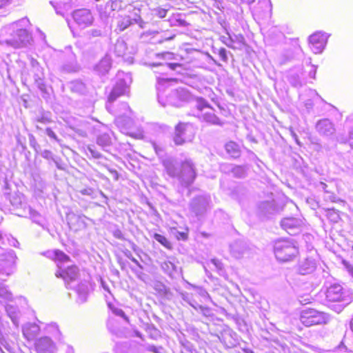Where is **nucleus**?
I'll return each instance as SVG.
<instances>
[{"label": "nucleus", "mask_w": 353, "mask_h": 353, "mask_svg": "<svg viewBox=\"0 0 353 353\" xmlns=\"http://www.w3.org/2000/svg\"><path fill=\"white\" fill-rule=\"evenodd\" d=\"M326 299L329 302H337L333 310L341 312L345 306L353 301V293L349 289L343 288L339 284H333L327 288L325 292Z\"/></svg>", "instance_id": "1"}, {"label": "nucleus", "mask_w": 353, "mask_h": 353, "mask_svg": "<svg viewBox=\"0 0 353 353\" xmlns=\"http://www.w3.org/2000/svg\"><path fill=\"white\" fill-rule=\"evenodd\" d=\"M274 252L279 261H289L299 254L298 243L294 239H279L274 242Z\"/></svg>", "instance_id": "2"}, {"label": "nucleus", "mask_w": 353, "mask_h": 353, "mask_svg": "<svg viewBox=\"0 0 353 353\" xmlns=\"http://www.w3.org/2000/svg\"><path fill=\"white\" fill-rule=\"evenodd\" d=\"M300 319L304 325L310 327L315 325L326 324L330 320V316L325 312L310 308L301 312Z\"/></svg>", "instance_id": "3"}, {"label": "nucleus", "mask_w": 353, "mask_h": 353, "mask_svg": "<svg viewBox=\"0 0 353 353\" xmlns=\"http://www.w3.org/2000/svg\"><path fill=\"white\" fill-rule=\"evenodd\" d=\"M172 176L177 177L186 185L191 184L196 179V171L194 164L190 160L182 161L176 172L170 173Z\"/></svg>", "instance_id": "4"}, {"label": "nucleus", "mask_w": 353, "mask_h": 353, "mask_svg": "<svg viewBox=\"0 0 353 353\" xmlns=\"http://www.w3.org/2000/svg\"><path fill=\"white\" fill-rule=\"evenodd\" d=\"M17 256L14 250H10L0 254L1 272H3L7 275L12 274L16 268V260Z\"/></svg>", "instance_id": "5"}, {"label": "nucleus", "mask_w": 353, "mask_h": 353, "mask_svg": "<svg viewBox=\"0 0 353 353\" xmlns=\"http://www.w3.org/2000/svg\"><path fill=\"white\" fill-rule=\"evenodd\" d=\"M327 34L320 31L313 33L308 39L309 47L314 54L321 53L327 44Z\"/></svg>", "instance_id": "6"}, {"label": "nucleus", "mask_w": 353, "mask_h": 353, "mask_svg": "<svg viewBox=\"0 0 353 353\" xmlns=\"http://www.w3.org/2000/svg\"><path fill=\"white\" fill-rule=\"evenodd\" d=\"M230 253L235 259H241L250 252V245L245 241L238 239L229 245Z\"/></svg>", "instance_id": "7"}, {"label": "nucleus", "mask_w": 353, "mask_h": 353, "mask_svg": "<svg viewBox=\"0 0 353 353\" xmlns=\"http://www.w3.org/2000/svg\"><path fill=\"white\" fill-rule=\"evenodd\" d=\"M79 274V268L76 265L68 266L65 270H58L55 273V276L57 278H63L67 285L69 284V282L77 279Z\"/></svg>", "instance_id": "8"}, {"label": "nucleus", "mask_w": 353, "mask_h": 353, "mask_svg": "<svg viewBox=\"0 0 353 353\" xmlns=\"http://www.w3.org/2000/svg\"><path fill=\"white\" fill-rule=\"evenodd\" d=\"M35 347L39 353H53L55 350L54 342L48 336L41 337L37 340Z\"/></svg>", "instance_id": "9"}, {"label": "nucleus", "mask_w": 353, "mask_h": 353, "mask_svg": "<svg viewBox=\"0 0 353 353\" xmlns=\"http://www.w3.org/2000/svg\"><path fill=\"white\" fill-rule=\"evenodd\" d=\"M73 18L77 24L83 27L90 25L93 19L90 12L85 9L76 10Z\"/></svg>", "instance_id": "10"}, {"label": "nucleus", "mask_w": 353, "mask_h": 353, "mask_svg": "<svg viewBox=\"0 0 353 353\" xmlns=\"http://www.w3.org/2000/svg\"><path fill=\"white\" fill-rule=\"evenodd\" d=\"M127 85L123 80L117 82L112 88L111 92L108 97V101L112 103L119 97L125 94Z\"/></svg>", "instance_id": "11"}, {"label": "nucleus", "mask_w": 353, "mask_h": 353, "mask_svg": "<svg viewBox=\"0 0 353 353\" xmlns=\"http://www.w3.org/2000/svg\"><path fill=\"white\" fill-rule=\"evenodd\" d=\"M188 124L185 123H179L175 126V134L173 140L176 145H181L185 142V139L183 136L187 130Z\"/></svg>", "instance_id": "12"}, {"label": "nucleus", "mask_w": 353, "mask_h": 353, "mask_svg": "<svg viewBox=\"0 0 353 353\" xmlns=\"http://www.w3.org/2000/svg\"><path fill=\"white\" fill-rule=\"evenodd\" d=\"M316 262L312 259H305L301 261L298 268L299 273L305 275L312 273L316 269Z\"/></svg>", "instance_id": "13"}, {"label": "nucleus", "mask_w": 353, "mask_h": 353, "mask_svg": "<svg viewBox=\"0 0 353 353\" xmlns=\"http://www.w3.org/2000/svg\"><path fill=\"white\" fill-rule=\"evenodd\" d=\"M23 334L28 340H33L39 333L40 327L36 323H28L23 326Z\"/></svg>", "instance_id": "14"}, {"label": "nucleus", "mask_w": 353, "mask_h": 353, "mask_svg": "<svg viewBox=\"0 0 353 353\" xmlns=\"http://www.w3.org/2000/svg\"><path fill=\"white\" fill-rule=\"evenodd\" d=\"M316 129L319 133L325 136L331 135L334 132V125L328 119L319 121L316 124Z\"/></svg>", "instance_id": "15"}, {"label": "nucleus", "mask_w": 353, "mask_h": 353, "mask_svg": "<svg viewBox=\"0 0 353 353\" xmlns=\"http://www.w3.org/2000/svg\"><path fill=\"white\" fill-rule=\"evenodd\" d=\"M224 148L230 157L237 159L241 156V148L235 141H230L227 142Z\"/></svg>", "instance_id": "16"}, {"label": "nucleus", "mask_w": 353, "mask_h": 353, "mask_svg": "<svg viewBox=\"0 0 353 353\" xmlns=\"http://www.w3.org/2000/svg\"><path fill=\"white\" fill-rule=\"evenodd\" d=\"M199 119L210 123H218L219 119L215 114L214 110L210 106L208 108L203 112L199 114L197 116Z\"/></svg>", "instance_id": "17"}, {"label": "nucleus", "mask_w": 353, "mask_h": 353, "mask_svg": "<svg viewBox=\"0 0 353 353\" xmlns=\"http://www.w3.org/2000/svg\"><path fill=\"white\" fill-rule=\"evenodd\" d=\"M6 311L7 312L8 316L12 320L13 324L15 325L16 327H18L19 325L20 316V312L19 308L12 305H7L6 306Z\"/></svg>", "instance_id": "18"}, {"label": "nucleus", "mask_w": 353, "mask_h": 353, "mask_svg": "<svg viewBox=\"0 0 353 353\" xmlns=\"http://www.w3.org/2000/svg\"><path fill=\"white\" fill-rule=\"evenodd\" d=\"M89 287L87 282H81L77 287V292L78 294V302L80 303H85L87 300Z\"/></svg>", "instance_id": "19"}, {"label": "nucleus", "mask_w": 353, "mask_h": 353, "mask_svg": "<svg viewBox=\"0 0 353 353\" xmlns=\"http://www.w3.org/2000/svg\"><path fill=\"white\" fill-rule=\"evenodd\" d=\"M161 269L167 274L170 278L174 279L178 274L176 266L169 261H164L161 263Z\"/></svg>", "instance_id": "20"}, {"label": "nucleus", "mask_w": 353, "mask_h": 353, "mask_svg": "<svg viewBox=\"0 0 353 353\" xmlns=\"http://www.w3.org/2000/svg\"><path fill=\"white\" fill-rule=\"evenodd\" d=\"M111 68V62L109 60L103 59L96 65L95 70L99 75L103 76L108 74Z\"/></svg>", "instance_id": "21"}, {"label": "nucleus", "mask_w": 353, "mask_h": 353, "mask_svg": "<svg viewBox=\"0 0 353 353\" xmlns=\"http://www.w3.org/2000/svg\"><path fill=\"white\" fill-rule=\"evenodd\" d=\"M154 288L161 296L167 299H170L172 296V293L171 292L170 288L161 282L156 283L154 284Z\"/></svg>", "instance_id": "22"}, {"label": "nucleus", "mask_w": 353, "mask_h": 353, "mask_svg": "<svg viewBox=\"0 0 353 353\" xmlns=\"http://www.w3.org/2000/svg\"><path fill=\"white\" fill-rule=\"evenodd\" d=\"M290 222H279L280 226L285 230L289 234L294 235L299 232V229L296 225L289 224Z\"/></svg>", "instance_id": "23"}, {"label": "nucleus", "mask_w": 353, "mask_h": 353, "mask_svg": "<svg viewBox=\"0 0 353 353\" xmlns=\"http://www.w3.org/2000/svg\"><path fill=\"white\" fill-rule=\"evenodd\" d=\"M0 297L7 301L12 299V292L8 290V287L2 282H0Z\"/></svg>", "instance_id": "24"}, {"label": "nucleus", "mask_w": 353, "mask_h": 353, "mask_svg": "<svg viewBox=\"0 0 353 353\" xmlns=\"http://www.w3.org/2000/svg\"><path fill=\"white\" fill-rule=\"evenodd\" d=\"M179 294H180L181 298L183 299V301H184L185 302L188 303L192 307L196 309V306L195 305V304L197 305V303L193 299L192 296L191 294H190L189 293H188L186 292H181Z\"/></svg>", "instance_id": "25"}, {"label": "nucleus", "mask_w": 353, "mask_h": 353, "mask_svg": "<svg viewBox=\"0 0 353 353\" xmlns=\"http://www.w3.org/2000/svg\"><path fill=\"white\" fill-rule=\"evenodd\" d=\"M131 19L129 17L122 18L117 23V28L119 31H123L131 25Z\"/></svg>", "instance_id": "26"}, {"label": "nucleus", "mask_w": 353, "mask_h": 353, "mask_svg": "<svg viewBox=\"0 0 353 353\" xmlns=\"http://www.w3.org/2000/svg\"><path fill=\"white\" fill-rule=\"evenodd\" d=\"M154 238L157 241L160 243L161 245H163L164 247L167 248H171L172 245L170 242L163 235L159 234H154Z\"/></svg>", "instance_id": "27"}, {"label": "nucleus", "mask_w": 353, "mask_h": 353, "mask_svg": "<svg viewBox=\"0 0 353 353\" xmlns=\"http://www.w3.org/2000/svg\"><path fill=\"white\" fill-rule=\"evenodd\" d=\"M108 327L109 330L117 337L121 338L123 336V332L122 330L115 327L113 325L112 321H110L108 323Z\"/></svg>", "instance_id": "28"}, {"label": "nucleus", "mask_w": 353, "mask_h": 353, "mask_svg": "<svg viewBox=\"0 0 353 353\" xmlns=\"http://www.w3.org/2000/svg\"><path fill=\"white\" fill-rule=\"evenodd\" d=\"M54 258L57 261L60 262H67L70 261V258L64 252L60 250H56L54 253Z\"/></svg>", "instance_id": "29"}, {"label": "nucleus", "mask_w": 353, "mask_h": 353, "mask_svg": "<svg viewBox=\"0 0 353 353\" xmlns=\"http://www.w3.org/2000/svg\"><path fill=\"white\" fill-rule=\"evenodd\" d=\"M112 313L116 316L121 317L126 323H129V319L125 314L124 311L119 307H113L112 309Z\"/></svg>", "instance_id": "30"}, {"label": "nucleus", "mask_w": 353, "mask_h": 353, "mask_svg": "<svg viewBox=\"0 0 353 353\" xmlns=\"http://www.w3.org/2000/svg\"><path fill=\"white\" fill-rule=\"evenodd\" d=\"M165 64L168 65V67L174 71H176L179 69V70H185V65L183 63H168L166 62Z\"/></svg>", "instance_id": "31"}, {"label": "nucleus", "mask_w": 353, "mask_h": 353, "mask_svg": "<svg viewBox=\"0 0 353 353\" xmlns=\"http://www.w3.org/2000/svg\"><path fill=\"white\" fill-rule=\"evenodd\" d=\"M17 36L20 43H18L17 41L16 47L19 48L22 46L26 41H28V35L25 32H21L17 34Z\"/></svg>", "instance_id": "32"}, {"label": "nucleus", "mask_w": 353, "mask_h": 353, "mask_svg": "<svg viewBox=\"0 0 353 353\" xmlns=\"http://www.w3.org/2000/svg\"><path fill=\"white\" fill-rule=\"evenodd\" d=\"M232 172L236 177H241L244 174V169L242 165H235L232 169Z\"/></svg>", "instance_id": "33"}, {"label": "nucleus", "mask_w": 353, "mask_h": 353, "mask_svg": "<svg viewBox=\"0 0 353 353\" xmlns=\"http://www.w3.org/2000/svg\"><path fill=\"white\" fill-rule=\"evenodd\" d=\"M148 350L153 353H167L166 350L162 346L150 345Z\"/></svg>", "instance_id": "34"}, {"label": "nucleus", "mask_w": 353, "mask_h": 353, "mask_svg": "<svg viewBox=\"0 0 353 353\" xmlns=\"http://www.w3.org/2000/svg\"><path fill=\"white\" fill-rule=\"evenodd\" d=\"M111 231H112L113 236L115 238L121 239V240H126L124 234H123V232H121V230L120 229L114 228L111 229Z\"/></svg>", "instance_id": "35"}, {"label": "nucleus", "mask_w": 353, "mask_h": 353, "mask_svg": "<svg viewBox=\"0 0 353 353\" xmlns=\"http://www.w3.org/2000/svg\"><path fill=\"white\" fill-rule=\"evenodd\" d=\"M210 107L209 104L205 103L203 100H200L198 101V103L196 106V108L201 112V113L203 112L205 110L208 109V108Z\"/></svg>", "instance_id": "36"}, {"label": "nucleus", "mask_w": 353, "mask_h": 353, "mask_svg": "<svg viewBox=\"0 0 353 353\" xmlns=\"http://www.w3.org/2000/svg\"><path fill=\"white\" fill-rule=\"evenodd\" d=\"M218 54L220 57V59L223 62H227L228 61V55H227V51L225 48H221L218 50Z\"/></svg>", "instance_id": "37"}, {"label": "nucleus", "mask_w": 353, "mask_h": 353, "mask_svg": "<svg viewBox=\"0 0 353 353\" xmlns=\"http://www.w3.org/2000/svg\"><path fill=\"white\" fill-rule=\"evenodd\" d=\"M188 236V229L186 228L182 231H179L177 240L185 241Z\"/></svg>", "instance_id": "38"}, {"label": "nucleus", "mask_w": 353, "mask_h": 353, "mask_svg": "<svg viewBox=\"0 0 353 353\" xmlns=\"http://www.w3.org/2000/svg\"><path fill=\"white\" fill-rule=\"evenodd\" d=\"M125 256L130 259L134 264H136L137 268H139L141 270L143 269V265L140 264V263L134 257L132 256L130 252L128 251V252H125Z\"/></svg>", "instance_id": "39"}, {"label": "nucleus", "mask_w": 353, "mask_h": 353, "mask_svg": "<svg viewBox=\"0 0 353 353\" xmlns=\"http://www.w3.org/2000/svg\"><path fill=\"white\" fill-rule=\"evenodd\" d=\"M133 272L136 274L138 279L141 281H144V277L145 274L142 272L143 270H141L139 268H132Z\"/></svg>", "instance_id": "40"}, {"label": "nucleus", "mask_w": 353, "mask_h": 353, "mask_svg": "<svg viewBox=\"0 0 353 353\" xmlns=\"http://www.w3.org/2000/svg\"><path fill=\"white\" fill-rule=\"evenodd\" d=\"M181 345L188 352H192L194 350V346L193 345L188 341H182L181 342Z\"/></svg>", "instance_id": "41"}, {"label": "nucleus", "mask_w": 353, "mask_h": 353, "mask_svg": "<svg viewBox=\"0 0 353 353\" xmlns=\"http://www.w3.org/2000/svg\"><path fill=\"white\" fill-rule=\"evenodd\" d=\"M175 25L180 26H189V23H188L185 19H181V17L175 19Z\"/></svg>", "instance_id": "42"}, {"label": "nucleus", "mask_w": 353, "mask_h": 353, "mask_svg": "<svg viewBox=\"0 0 353 353\" xmlns=\"http://www.w3.org/2000/svg\"><path fill=\"white\" fill-rule=\"evenodd\" d=\"M211 262L218 270L223 269V263L219 259H213L211 260Z\"/></svg>", "instance_id": "43"}, {"label": "nucleus", "mask_w": 353, "mask_h": 353, "mask_svg": "<svg viewBox=\"0 0 353 353\" xmlns=\"http://www.w3.org/2000/svg\"><path fill=\"white\" fill-rule=\"evenodd\" d=\"M128 136L132 137V138H134V139H143L144 136L143 134V133L141 132H139V133H129L128 134Z\"/></svg>", "instance_id": "44"}, {"label": "nucleus", "mask_w": 353, "mask_h": 353, "mask_svg": "<svg viewBox=\"0 0 353 353\" xmlns=\"http://www.w3.org/2000/svg\"><path fill=\"white\" fill-rule=\"evenodd\" d=\"M162 57L165 60H172L174 59V54L172 52H164L161 54Z\"/></svg>", "instance_id": "45"}, {"label": "nucleus", "mask_w": 353, "mask_h": 353, "mask_svg": "<svg viewBox=\"0 0 353 353\" xmlns=\"http://www.w3.org/2000/svg\"><path fill=\"white\" fill-rule=\"evenodd\" d=\"M343 263L345 265V267L347 271L353 277V266L346 261H343Z\"/></svg>", "instance_id": "46"}, {"label": "nucleus", "mask_w": 353, "mask_h": 353, "mask_svg": "<svg viewBox=\"0 0 353 353\" xmlns=\"http://www.w3.org/2000/svg\"><path fill=\"white\" fill-rule=\"evenodd\" d=\"M179 234V230L176 227H172L170 228V234L174 236L176 239H178V235Z\"/></svg>", "instance_id": "47"}, {"label": "nucleus", "mask_w": 353, "mask_h": 353, "mask_svg": "<svg viewBox=\"0 0 353 353\" xmlns=\"http://www.w3.org/2000/svg\"><path fill=\"white\" fill-rule=\"evenodd\" d=\"M199 292V294L202 297H204V298H205V297H210V295H209L208 292L205 290H204V289H203V288H199V292Z\"/></svg>", "instance_id": "48"}, {"label": "nucleus", "mask_w": 353, "mask_h": 353, "mask_svg": "<svg viewBox=\"0 0 353 353\" xmlns=\"http://www.w3.org/2000/svg\"><path fill=\"white\" fill-rule=\"evenodd\" d=\"M201 311L205 316H209V313L210 312V309L207 307H203L202 305H199Z\"/></svg>", "instance_id": "49"}, {"label": "nucleus", "mask_w": 353, "mask_h": 353, "mask_svg": "<svg viewBox=\"0 0 353 353\" xmlns=\"http://www.w3.org/2000/svg\"><path fill=\"white\" fill-rule=\"evenodd\" d=\"M46 132H47L48 135L49 137H50L51 138H53V139H56L57 138L55 133L52 130V129L47 128L46 129Z\"/></svg>", "instance_id": "50"}, {"label": "nucleus", "mask_w": 353, "mask_h": 353, "mask_svg": "<svg viewBox=\"0 0 353 353\" xmlns=\"http://www.w3.org/2000/svg\"><path fill=\"white\" fill-rule=\"evenodd\" d=\"M157 77L160 80V81H172V79H170V78H168V77H164V75H161L160 74L159 75L157 76Z\"/></svg>", "instance_id": "51"}, {"label": "nucleus", "mask_w": 353, "mask_h": 353, "mask_svg": "<svg viewBox=\"0 0 353 353\" xmlns=\"http://www.w3.org/2000/svg\"><path fill=\"white\" fill-rule=\"evenodd\" d=\"M348 142L351 148L353 149V132L350 133V137L348 139Z\"/></svg>", "instance_id": "52"}, {"label": "nucleus", "mask_w": 353, "mask_h": 353, "mask_svg": "<svg viewBox=\"0 0 353 353\" xmlns=\"http://www.w3.org/2000/svg\"><path fill=\"white\" fill-rule=\"evenodd\" d=\"M6 345H7V342H6V339L4 338V341L3 342L2 341V343H0V353H5L1 348V345L6 347Z\"/></svg>", "instance_id": "53"}, {"label": "nucleus", "mask_w": 353, "mask_h": 353, "mask_svg": "<svg viewBox=\"0 0 353 353\" xmlns=\"http://www.w3.org/2000/svg\"><path fill=\"white\" fill-rule=\"evenodd\" d=\"M11 245H12V246L15 247V248H19V241H18L17 239H13V242H12V243H11Z\"/></svg>", "instance_id": "54"}, {"label": "nucleus", "mask_w": 353, "mask_h": 353, "mask_svg": "<svg viewBox=\"0 0 353 353\" xmlns=\"http://www.w3.org/2000/svg\"><path fill=\"white\" fill-rule=\"evenodd\" d=\"M242 3L250 4L253 3L255 0H240Z\"/></svg>", "instance_id": "55"}, {"label": "nucleus", "mask_w": 353, "mask_h": 353, "mask_svg": "<svg viewBox=\"0 0 353 353\" xmlns=\"http://www.w3.org/2000/svg\"><path fill=\"white\" fill-rule=\"evenodd\" d=\"M321 185L322 188H323V190H324V191H325V192H329V191L327 190V184H325V183H322V182H321Z\"/></svg>", "instance_id": "56"}, {"label": "nucleus", "mask_w": 353, "mask_h": 353, "mask_svg": "<svg viewBox=\"0 0 353 353\" xmlns=\"http://www.w3.org/2000/svg\"><path fill=\"white\" fill-rule=\"evenodd\" d=\"M130 243L131 245V248L132 249L134 250V251H136L137 250V246L133 243V242H131L130 241Z\"/></svg>", "instance_id": "57"}, {"label": "nucleus", "mask_w": 353, "mask_h": 353, "mask_svg": "<svg viewBox=\"0 0 353 353\" xmlns=\"http://www.w3.org/2000/svg\"><path fill=\"white\" fill-rule=\"evenodd\" d=\"M243 350L244 351L245 353H254V352L249 348H244L243 349Z\"/></svg>", "instance_id": "58"}, {"label": "nucleus", "mask_w": 353, "mask_h": 353, "mask_svg": "<svg viewBox=\"0 0 353 353\" xmlns=\"http://www.w3.org/2000/svg\"><path fill=\"white\" fill-rule=\"evenodd\" d=\"M165 12H166V11H165V10H163L161 12H160V14H161L160 16H161V17H165Z\"/></svg>", "instance_id": "59"}, {"label": "nucleus", "mask_w": 353, "mask_h": 353, "mask_svg": "<svg viewBox=\"0 0 353 353\" xmlns=\"http://www.w3.org/2000/svg\"><path fill=\"white\" fill-rule=\"evenodd\" d=\"M3 232L0 230V241L3 239Z\"/></svg>", "instance_id": "60"}, {"label": "nucleus", "mask_w": 353, "mask_h": 353, "mask_svg": "<svg viewBox=\"0 0 353 353\" xmlns=\"http://www.w3.org/2000/svg\"><path fill=\"white\" fill-rule=\"evenodd\" d=\"M102 285H103V288H104L105 290H107V291H108V292H109V288H108L106 285H105L103 284V282H102Z\"/></svg>", "instance_id": "61"}, {"label": "nucleus", "mask_w": 353, "mask_h": 353, "mask_svg": "<svg viewBox=\"0 0 353 353\" xmlns=\"http://www.w3.org/2000/svg\"><path fill=\"white\" fill-rule=\"evenodd\" d=\"M162 64L161 63H153L152 65L154 66H158V65H161Z\"/></svg>", "instance_id": "62"}, {"label": "nucleus", "mask_w": 353, "mask_h": 353, "mask_svg": "<svg viewBox=\"0 0 353 353\" xmlns=\"http://www.w3.org/2000/svg\"><path fill=\"white\" fill-rule=\"evenodd\" d=\"M338 200H339V199H337L336 198V196H333V201H338Z\"/></svg>", "instance_id": "63"}, {"label": "nucleus", "mask_w": 353, "mask_h": 353, "mask_svg": "<svg viewBox=\"0 0 353 353\" xmlns=\"http://www.w3.org/2000/svg\"><path fill=\"white\" fill-rule=\"evenodd\" d=\"M68 226L70 227V223L69 221H67Z\"/></svg>", "instance_id": "64"}]
</instances>
